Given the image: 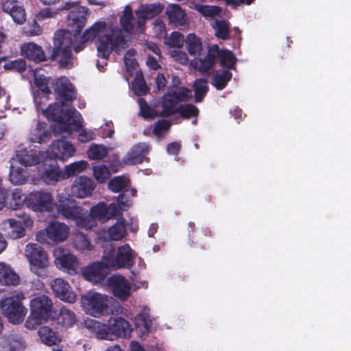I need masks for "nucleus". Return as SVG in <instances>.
Returning a JSON list of instances; mask_svg holds the SVG:
<instances>
[{"label":"nucleus","instance_id":"f257e3e1","mask_svg":"<svg viewBox=\"0 0 351 351\" xmlns=\"http://www.w3.org/2000/svg\"><path fill=\"white\" fill-rule=\"evenodd\" d=\"M35 83L38 87L34 103L38 110L43 111L47 118L52 121L53 131L55 134H71L73 131H78L82 126V117L74 108L66 103L71 102L76 97V92L69 80L66 77H59L54 88L56 97L61 104L54 103L44 109L41 106L42 100H47L51 93L47 84L40 83L38 79Z\"/></svg>","mask_w":351,"mask_h":351},{"label":"nucleus","instance_id":"f03ea898","mask_svg":"<svg viewBox=\"0 0 351 351\" xmlns=\"http://www.w3.org/2000/svg\"><path fill=\"white\" fill-rule=\"evenodd\" d=\"M73 7V9L67 15V29L57 31L53 37V58L58 60L62 67L67 69L73 65L71 46L86 23L88 10L85 7L74 6L71 3H66L64 5L66 10Z\"/></svg>","mask_w":351,"mask_h":351},{"label":"nucleus","instance_id":"7ed1b4c3","mask_svg":"<svg viewBox=\"0 0 351 351\" xmlns=\"http://www.w3.org/2000/svg\"><path fill=\"white\" fill-rule=\"evenodd\" d=\"M128 36L122 29L104 21L95 23L84 33L85 40H97V60L96 66L101 71L107 65V60L111 52L117 53L128 46Z\"/></svg>","mask_w":351,"mask_h":351},{"label":"nucleus","instance_id":"20e7f679","mask_svg":"<svg viewBox=\"0 0 351 351\" xmlns=\"http://www.w3.org/2000/svg\"><path fill=\"white\" fill-rule=\"evenodd\" d=\"M191 91L184 87L176 88L171 93L164 95L161 101L162 111L159 113L162 117H169L175 113H179L183 118L196 117L199 114L198 108L190 104L177 106L181 101H187L191 97Z\"/></svg>","mask_w":351,"mask_h":351},{"label":"nucleus","instance_id":"39448f33","mask_svg":"<svg viewBox=\"0 0 351 351\" xmlns=\"http://www.w3.org/2000/svg\"><path fill=\"white\" fill-rule=\"evenodd\" d=\"M163 6L160 3H152L141 5L136 11V19L134 17L132 9L130 5H127L123 10V15L120 18V24L123 28L124 34L129 37L131 32L142 33L145 21L152 19L160 14Z\"/></svg>","mask_w":351,"mask_h":351},{"label":"nucleus","instance_id":"423d86ee","mask_svg":"<svg viewBox=\"0 0 351 351\" xmlns=\"http://www.w3.org/2000/svg\"><path fill=\"white\" fill-rule=\"evenodd\" d=\"M85 326L101 339L112 341L118 337L128 338L132 332L129 322L121 317L110 320L108 326L95 319H88L85 321Z\"/></svg>","mask_w":351,"mask_h":351},{"label":"nucleus","instance_id":"0eeeda50","mask_svg":"<svg viewBox=\"0 0 351 351\" xmlns=\"http://www.w3.org/2000/svg\"><path fill=\"white\" fill-rule=\"evenodd\" d=\"M57 210L60 215L66 219H71L75 222L78 227L86 230L91 229L93 221H87L84 223L86 217V210L78 206L75 200L71 198L69 194L60 193L57 195Z\"/></svg>","mask_w":351,"mask_h":351},{"label":"nucleus","instance_id":"6e6552de","mask_svg":"<svg viewBox=\"0 0 351 351\" xmlns=\"http://www.w3.org/2000/svg\"><path fill=\"white\" fill-rule=\"evenodd\" d=\"M25 295L21 291H14L10 295L0 300V311L13 324L23 322L27 313V308L23 304Z\"/></svg>","mask_w":351,"mask_h":351},{"label":"nucleus","instance_id":"1a4fd4ad","mask_svg":"<svg viewBox=\"0 0 351 351\" xmlns=\"http://www.w3.org/2000/svg\"><path fill=\"white\" fill-rule=\"evenodd\" d=\"M17 219H8L0 223V229L5 231V235L12 239L23 237L25 234V228L32 227L33 220L29 215L19 211Z\"/></svg>","mask_w":351,"mask_h":351},{"label":"nucleus","instance_id":"9d476101","mask_svg":"<svg viewBox=\"0 0 351 351\" xmlns=\"http://www.w3.org/2000/svg\"><path fill=\"white\" fill-rule=\"evenodd\" d=\"M136 254L128 244L119 247L115 254H109L104 258L110 269H130L134 263Z\"/></svg>","mask_w":351,"mask_h":351},{"label":"nucleus","instance_id":"9b49d317","mask_svg":"<svg viewBox=\"0 0 351 351\" xmlns=\"http://www.w3.org/2000/svg\"><path fill=\"white\" fill-rule=\"evenodd\" d=\"M25 205L35 212H49L56 205L52 194L46 191H36L25 197Z\"/></svg>","mask_w":351,"mask_h":351},{"label":"nucleus","instance_id":"f8f14e48","mask_svg":"<svg viewBox=\"0 0 351 351\" xmlns=\"http://www.w3.org/2000/svg\"><path fill=\"white\" fill-rule=\"evenodd\" d=\"M81 306L86 313L98 317L108 308V296L99 293H87L81 298Z\"/></svg>","mask_w":351,"mask_h":351},{"label":"nucleus","instance_id":"ddd939ff","mask_svg":"<svg viewBox=\"0 0 351 351\" xmlns=\"http://www.w3.org/2000/svg\"><path fill=\"white\" fill-rule=\"evenodd\" d=\"M47 157L46 153L33 147L19 146L16 151V156L11 160L16 161L24 167H32L43 162Z\"/></svg>","mask_w":351,"mask_h":351},{"label":"nucleus","instance_id":"4468645a","mask_svg":"<svg viewBox=\"0 0 351 351\" xmlns=\"http://www.w3.org/2000/svg\"><path fill=\"white\" fill-rule=\"evenodd\" d=\"M25 254L32 265V271L38 276L41 275L38 270L41 269L42 271H45L44 269L49 265L46 252L38 244L29 243L25 247Z\"/></svg>","mask_w":351,"mask_h":351},{"label":"nucleus","instance_id":"2eb2a0df","mask_svg":"<svg viewBox=\"0 0 351 351\" xmlns=\"http://www.w3.org/2000/svg\"><path fill=\"white\" fill-rule=\"evenodd\" d=\"M118 215V208L116 204L112 203L108 205L104 202H99L96 206H93L90 213H88L86 210V217H84V223L88 221H93V226L91 229L96 226V221L99 220L101 222H105L108 219L115 217Z\"/></svg>","mask_w":351,"mask_h":351},{"label":"nucleus","instance_id":"dca6fc26","mask_svg":"<svg viewBox=\"0 0 351 351\" xmlns=\"http://www.w3.org/2000/svg\"><path fill=\"white\" fill-rule=\"evenodd\" d=\"M69 227L64 223L52 221L49 223L45 230L38 232L36 240L43 243L46 241L45 233L47 238L52 242L58 243L66 239L69 236Z\"/></svg>","mask_w":351,"mask_h":351},{"label":"nucleus","instance_id":"f3484780","mask_svg":"<svg viewBox=\"0 0 351 351\" xmlns=\"http://www.w3.org/2000/svg\"><path fill=\"white\" fill-rule=\"evenodd\" d=\"M53 256L58 268L69 274L75 271L78 267L77 259L68 250L58 247L54 249Z\"/></svg>","mask_w":351,"mask_h":351},{"label":"nucleus","instance_id":"a211bd4d","mask_svg":"<svg viewBox=\"0 0 351 351\" xmlns=\"http://www.w3.org/2000/svg\"><path fill=\"white\" fill-rule=\"evenodd\" d=\"M30 312L44 321L53 319V304L51 300L45 295H38L30 301Z\"/></svg>","mask_w":351,"mask_h":351},{"label":"nucleus","instance_id":"6ab92c4d","mask_svg":"<svg viewBox=\"0 0 351 351\" xmlns=\"http://www.w3.org/2000/svg\"><path fill=\"white\" fill-rule=\"evenodd\" d=\"M107 282L114 295L121 300H126L131 295V285L124 276L112 275L108 278Z\"/></svg>","mask_w":351,"mask_h":351},{"label":"nucleus","instance_id":"aec40b11","mask_svg":"<svg viewBox=\"0 0 351 351\" xmlns=\"http://www.w3.org/2000/svg\"><path fill=\"white\" fill-rule=\"evenodd\" d=\"M110 269L104 258L101 262L95 263L84 267L82 273L86 280L93 283H100L104 280Z\"/></svg>","mask_w":351,"mask_h":351},{"label":"nucleus","instance_id":"412c9836","mask_svg":"<svg viewBox=\"0 0 351 351\" xmlns=\"http://www.w3.org/2000/svg\"><path fill=\"white\" fill-rule=\"evenodd\" d=\"M96 185L93 179L86 176H80L73 181L71 193L77 198H85L92 195Z\"/></svg>","mask_w":351,"mask_h":351},{"label":"nucleus","instance_id":"4be33fe9","mask_svg":"<svg viewBox=\"0 0 351 351\" xmlns=\"http://www.w3.org/2000/svg\"><path fill=\"white\" fill-rule=\"evenodd\" d=\"M51 287L54 294L61 300L69 303L75 301L76 295L71 291L69 284L62 278H56L51 282Z\"/></svg>","mask_w":351,"mask_h":351},{"label":"nucleus","instance_id":"5701e85b","mask_svg":"<svg viewBox=\"0 0 351 351\" xmlns=\"http://www.w3.org/2000/svg\"><path fill=\"white\" fill-rule=\"evenodd\" d=\"M51 157L60 160H65L73 156L75 148L69 142L64 140H58L52 142L50 145Z\"/></svg>","mask_w":351,"mask_h":351},{"label":"nucleus","instance_id":"b1692460","mask_svg":"<svg viewBox=\"0 0 351 351\" xmlns=\"http://www.w3.org/2000/svg\"><path fill=\"white\" fill-rule=\"evenodd\" d=\"M149 146L146 143H138L131 147L123 161L126 165L141 163L149 153Z\"/></svg>","mask_w":351,"mask_h":351},{"label":"nucleus","instance_id":"393cba45","mask_svg":"<svg viewBox=\"0 0 351 351\" xmlns=\"http://www.w3.org/2000/svg\"><path fill=\"white\" fill-rule=\"evenodd\" d=\"M43 170L41 177L47 184H53L56 182L65 179V176L56 165L51 163L49 160H43Z\"/></svg>","mask_w":351,"mask_h":351},{"label":"nucleus","instance_id":"a878e982","mask_svg":"<svg viewBox=\"0 0 351 351\" xmlns=\"http://www.w3.org/2000/svg\"><path fill=\"white\" fill-rule=\"evenodd\" d=\"M2 9L12 18L15 23L22 24L25 22V12L23 8L19 5L18 1H6L2 4Z\"/></svg>","mask_w":351,"mask_h":351},{"label":"nucleus","instance_id":"bb28decb","mask_svg":"<svg viewBox=\"0 0 351 351\" xmlns=\"http://www.w3.org/2000/svg\"><path fill=\"white\" fill-rule=\"evenodd\" d=\"M9 179L12 184L21 185L25 184L28 179V172L25 167L21 166L16 161L10 159Z\"/></svg>","mask_w":351,"mask_h":351},{"label":"nucleus","instance_id":"cd10ccee","mask_svg":"<svg viewBox=\"0 0 351 351\" xmlns=\"http://www.w3.org/2000/svg\"><path fill=\"white\" fill-rule=\"evenodd\" d=\"M0 348L1 351H24L25 344L21 336L12 334L3 337Z\"/></svg>","mask_w":351,"mask_h":351},{"label":"nucleus","instance_id":"c85d7f7f","mask_svg":"<svg viewBox=\"0 0 351 351\" xmlns=\"http://www.w3.org/2000/svg\"><path fill=\"white\" fill-rule=\"evenodd\" d=\"M21 52L25 58L36 62L46 60V56L42 47L34 43L24 44L21 47Z\"/></svg>","mask_w":351,"mask_h":351},{"label":"nucleus","instance_id":"c756f323","mask_svg":"<svg viewBox=\"0 0 351 351\" xmlns=\"http://www.w3.org/2000/svg\"><path fill=\"white\" fill-rule=\"evenodd\" d=\"M19 276L9 265L0 263V284L6 286H15L19 282Z\"/></svg>","mask_w":351,"mask_h":351},{"label":"nucleus","instance_id":"7c9ffc66","mask_svg":"<svg viewBox=\"0 0 351 351\" xmlns=\"http://www.w3.org/2000/svg\"><path fill=\"white\" fill-rule=\"evenodd\" d=\"M166 13L169 23L176 27L183 26L186 23V14L178 5H170L167 7Z\"/></svg>","mask_w":351,"mask_h":351},{"label":"nucleus","instance_id":"2f4dec72","mask_svg":"<svg viewBox=\"0 0 351 351\" xmlns=\"http://www.w3.org/2000/svg\"><path fill=\"white\" fill-rule=\"evenodd\" d=\"M51 137V133L47 130V124L38 122L30 134L29 139L33 143H47Z\"/></svg>","mask_w":351,"mask_h":351},{"label":"nucleus","instance_id":"473e14b6","mask_svg":"<svg viewBox=\"0 0 351 351\" xmlns=\"http://www.w3.org/2000/svg\"><path fill=\"white\" fill-rule=\"evenodd\" d=\"M217 38L227 40L230 37V23L228 21L221 19H215L211 23Z\"/></svg>","mask_w":351,"mask_h":351},{"label":"nucleus","instance_id":"72a5a7b5","mask_svg":"<svg viewBox=\"0 0 351 351\" xmlns=\"http://www.w3.org/2000/svg\"><path fill=\"white\" fill-rule=\"evenodd\" d=\"M75 322L76 315L73 311L66 307L60 308L57 318L58 324L67 328L72 327L75 324Z\"/></svg>","mask_w":351,"mask_h":351},{"label":"nucleus","instance_id":"f704fd0d","mask_svg":"<svg viewBox=\"0 0 351 351\" xmlns=\"http://www.w3.org/2000/svg\"><path fill=\"white\" fill-rule=\"evenodd\" d=\"M232 73L228 70H223L220 72H217L212 77L211 84L217 90H222L226 86L228 82L232 78Z\"/></svg>","mask_w":351,"mask_h":351},{"label":"nucleus","instance_id":"c9c22d12","mask_svg":"<svg viewBox=\"0 0 351 351\" xmlns=\"http://www.w3.org/2000/svg\"><path fill=\"white\" fill-rule=\"evenodd\" d=\"M40 340L48 346L56 345L60 341L59 337L48 326H42L38 331Z\"/></svg>","mask_w":351,"mask_h":351},{"label":"nucleus","instance_id":"e433bc0d","mask_svg":"<svg viewBox=\"0 0 351 351\" xmlns=\"http://www.w3.org/2000/svg\"><path fill=\"white\" fill-rule=\"evenodd\" d=\"M138 104L140 108L139 114L145 118H153L156 116H161L159 112L162 111L161 104L155 108H151L143 98L138 99Z\"/></svg>","mask_w":351,"mask_h":351},{"label":"nucleus","instance_id":"4c0bfd02","mask_svg":"<svg viewBox=\"0 0 351 351\" xmlns=\"http://www.w3.org/2000/svg\"><path fill=\"white\" fill-rule=\"evenodd\" d=\"M127 234L126 227L123 221H117L109 228L108 235L111 240L119 241Z\"/></svg>","mask_w":351,"mask_h":351},{"label":"nucleus","instance_id":"58836bf2","mask_svg":"<svg viewBox=\"0 0 351 351\" xmlns=\"http://www.w3.org/2000/svg\"><path fill=\"white\" fill-rule=\"evenodd\" d=\"M136 190L134 189H125L123 193L119 195L117 197L118 213L119 210H125L131 205L130 197L136 195Z\"/></svg>","mask_w":351,"mask_h":351},{"label":"nucleus","instance_id":"ea45409f","mask_svg":"<svg viewBox=\"0 0 351 351\" xmlns=\"http://www.w3.org/2000/svg\"><path fill=\"white\" fill-rule=\"evenodd\" d=\"M88 166V162L84 160H80L66 165L63 173L65 178L75 176L84 171Z\"/></svg>","mask_w":351,"mask_h":351},{"label":"nucleus","instance_id":"a19ab883","mask_svg":"<svg viewBox=\"0 0 351 351\" xmlns=\"http://www.w3.org/2000/svg\"><path fill=\"white\" fill-rule=\"evenodd\" d=\"M87 154L91 160H102L108 154V149L102 145H93L88 149Z\"/></svg>","mask_w":351,"mask_h":351},{"label":"nucleus","instance_id":"79ce46f5","mask_svg":"<svg viewBox=\"0 0 351 351\" xmlns=\"http://www.w3.org/2000/svg\"><path fill=\"white\" fill-rule=\"evenodd\" d=\"M185 42L188 51L191 55L196 56L200 52L202 49V43L195 34H189Z\"/></svg>","mask_w":351,"mask_h":351},{"label":"nucleus","instance_id":"37998d69","mask_svg":"<svg viewBox=\"0 0 351 351\" xmlns=\"http://www.w3.org/2000/svg\"><path fill=\"white\" fill-rule=\"evenodd\" d=\"M208 90V87L206 80L204 79L196 80L194 83L195 101H202L207 93Z\"/></svg>","mask_w":351,"mask_h":351},{"label":"nucleus","instance_id":"c03bdc74","mask_svg":"<svg viewBox=\"0 0 351 351\" xmlns=\"http://www.w3.org/2000/svg\"><path fill=\"white\" fill-rule=\"evenodd\" d=\"M74 247L80 251L90 250L91 244L86 236L82 232H77L73 238Z\"/></svg>","mask_w":351,"mask_h":351},{"label":"nucleus","instance_id":"a18cd8bd","mask_svg":"<svg viewBox=\"0 0 351 351\" xmlns=\"http://www.w3.org/2000/svg\"><path fill=\"white\" fill-rule=\"evenodd\" d=\"M129 180L124 176H115L108 182V189L115 193L119 192L127 187Z\"/></svg>","mask_w":351,"mask_h":351},{"label":"nucleus","instance_id":"49530a36","mask_svg":"<svg viewBox=\"0 0 351 351\" xmlns=\"http://www.w3.org/2000/svg\"><path fill=\"white\" fill-rule=\"evenodd\" d=\"M93 171L95 180L99 183H104L110 176L108 168L104 165L94 166Z\"/></svg>","mask_w":351,"mask_h":351},{"label":"nucleus","instance_id":"de8ad7c7","mask_svg":"<svg viewBox=\"0 0 351 351\" xmlns=\"http://www.w3.org/2000/svg\"><path fill=\"white\" fill-rule=\"evenodd\" d=\"M132 88L136 95H144L148 92V87L141 75H136L132 82Z\"/></svg>","mask_w":351,"mask_h":351},{"label":"nucleus","instance_id":"09e8293b","mask_svg":"<svg viewBox=\"0 0 351 351\" xmlns=\"http://www.w3.org/2000/svg\"><path fill=\"white\" fill-rule=\"evenodd\" d=\"M198 11L205 17H215L219 16L222 10L216 5H202L198 8Z\"/></svg>","mask_w":351,"mask_h":351},{"label":"nucleus","instance_id":"8fccbe9b","mask_svg":"<svg viewBox=\"0 0 351 351\" xmlns=\"http://www.w3.org/2000/svg\"><path fill=\"white\" fill-rule=\"evenodd\" d=\"M214 64L207 56L204 58H195L193 60L194 67L202 73L208 71Z\"/></svg>","mask_w":351,"mask_h":351},{"label":"nucleus","instance_id":"3c124183","mask_svg":"<svg viewBox=\"0 0 351 351\" xmlns=\"http://www.w3.org/2000/svg\"><path fill=\"white\" fill-rule=\"evenodd\" d=\"M184 36L178 32H173L167 39V44L171 47L181 48L184 43Z\"/></svg>","mask_w":351,"mask_h":351},{"label":"nucleus","instance_id":"603ef678","mask_svg":"<svg viewBox=\"0 0 351 351\" xmlns=\"http://www.w3.org/2000/svg\"><path fill=\"white\" fill-rule=\"evenodd\" d=\"M236 62V58L233 53L228 50H223L222 57L220 59V64L222 66L228 69H234Z\"/></svg>","mask_w":351,"mask_h":351},{"label":"nucleus","instance_id":"864d4df0","mask_svg":"<svg viewBox=\"0 0 351 351\" xmlns=\"http://www.w3.org/2000/svg\"><path fill=\"white\" fill-rule=\"evenodd\" d=\"M170 126L171 123L169 121L160 119L155 123L153 132L158 136H161L164 132L169 130Z\"/></svg>","mask_w":351,"mask_h":351},{"label":"nucleus","instance_id":"5fc2aeb1","mask_svg":"<svg viewBox=\"0 0 351 351\" xmlns=\"http://www.w3.org/2000/svg\"><path fill=\"white\" fill-rule=\"evenodd\" d=\"M10 94L5 89L0 85V109H9L10 104Z\"/></svg>","mask_w":351,"mask_h":351},{"label":"nucleus","instance_id":"6e6d98bb","mask_svg":"<svg viewBox=\"0 0 351 351\" xmlns=\"http://www.w3.org/2000/svg\"><path fill=\"white\" fill-rule=\"evenodd\" d=\"M43 321H44V319H41V317H38L30 312V315L27 317L25 326L29 330H34L38 325H40Z\"/></svg>","mask_w":351,"mask_h":351},{"label":"nucleus","instance_id":"4d7b16f0","mask_svg":"<svg viewBox=\"0 0 351 351\" xmlns=\"http://www.w3.org/2000/svg\"><path fill=\"white\" fill-rule=\"evenodd\" d=\"M23 204H25V197H23L21 191L16 189L12 194V200L10 203L11 206H14L13 209L16 210Z\"/></svg>","mask_w":351,"mask_h":351},{"label":"nucleus","instance_id":"13d9d810","mask_svg":"<svg viewBox=\"0 0 351 351\" xmlns=\"http://www.w3.org/2000/svg\"><path fill=\"white\" fill-rule=\"evenodd\" d=\"M223 51V50H220L217 45H214L209 49L206 56L215 63L216 59H221Z\"/></svg>","mask_w":351,"mask_h":351},{"label":"nucleus","instance_id":"bf43d9fd","mask_svg":"<svg viewBox=\"0 0 351 351\" xmlns=\"http://www.w3.org/2000/svg\"><path fill=\"white\" fill-rule=\"evenodd\" d=\"M172 58L182 64H186L188 62V56L186 53L180 50H173L171 53Z\"/></svg>","mask_w":351,"mask_h":351},{"label":"nucleus","instance_id":"052dcab7","mask_svg":"<svg viewBox=\"0 0 351 351\" xmlns=\"http://www.w3.org/2000/svg\"><path fill=\"white\" fill-rule=\"evenodd\" d=\"M148 315L138 314L136 317V322L138 327L143 326L146 332L149 331Z\"/></svg>","mask_w":351,"mask_h":351},{"label":"nucleus","instance_id":"680f3d73","mask_svg":"<svg viewBox=\"0 0 351 351\" xmlns=\"http://www.w3.org/2000/svg\"><path fill=\"white\" fill-rule=\"evenodd\" d=\"M94 136V132L86 129H82L79 134L78 139L80 141L85 143L93 139Z\"/></svg>","mask_w":351,"mask_h":351},{"label":"nucleus","instance_id":"e2e57ef3","mask_svg":"<svg viewBox=\"0 0 351 351\" xmlns=\"http://www.w3.org/2000/svg\"><path fill=\"white\" fill-rule=\"evenodd\" d=\"M56 14L57 12L53 11L51 8H46L39 12L37 18L39 21H43L46 19L53 18Z\"/></svg>","mask_w":351,"mask_h":351},{"label":"nucleus","instance_id":"0e129e2a","mask_svg":"<svg viewBox=\"0 0 351 351\" xmlns=\"http://www.w3.org/2000/svg\"><path fill=\"white\" fill-rule=\"evenodd\" d=\"M135 53L136 51L134 49H129L125 54L124 62L127 66H131L132 67H134V65L136 64L134 59L132 58Z\"/></svg>","mask_w":351,"mask_h":351},{"label":"nucleus","instance_id":"69168bd1","mask_svg":"<svg viewBox=\"0 0 351 351\" xmlns=\"http://www.w3.org/2000/svg\"><path fill=\"white\" fill-rule=\"evenodd\" d=\"M156 88L158 91L164 90L167 86V80L162 73H158L156 77Z\"/></svg>","mask_w":351,"mask_h":351},{"label":"nucleus","instance_id":"338daca9","mask_svg":"<svg viewBox=\"0 0 351 351\" xmlns=\"http://www.w3.org/2000/svg\"><path fill=\"white\" fill-rule=\"evenodd\" d=\"M180 148V145L178 142H173L169 143L167 147V152L169 154L176 155L178 154Z\"/></svg>","mask_w":351,"mask_h":351},{"label":"nucleus","instance_id":"774afa93","mask_svg":"<svg viewBox=\"0 0 351 351\" xmlns=\"http://www.w3.org/2000/svg\"><path fill=\"white\" fill-rule=\"evenodd\" d=\"M146 63L147 65L153 70H157L160 67L157 59L150 55L147 56Z\"/></svg>","mask_w":351,"mask_h":351}]
</instances>
